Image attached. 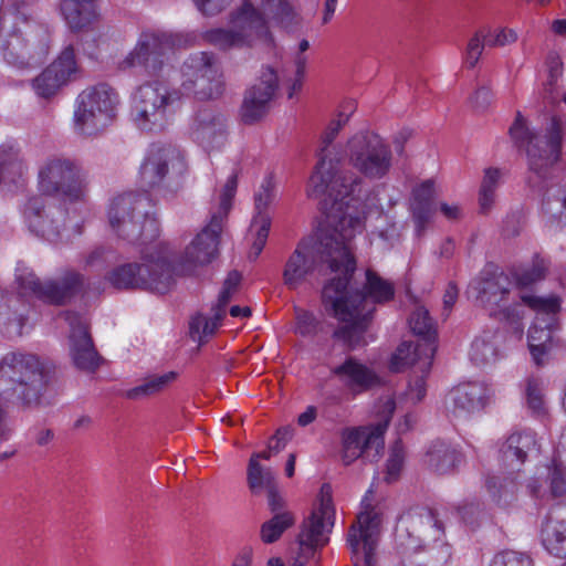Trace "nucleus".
<instances>
[{
    "mask_svg": "<svg viewBox=\"0 0 566 566\" xmlns=\"http://www.w3.org/2000/svg\"><path fill=\"white\" fill-rule=\"evenodd\" d=\"M363 229V218L348 202H333L326 214V228L316 237L301 240L287 258L282 277L289 290H296L318 263H326L332 272L355 269L350 241Z\"/></svg>",
    "mask_w": 566,
    "mask_h": 566,
    "instance_id": "1",
    "label": "nucleus"
},
{
    "mask_svg": "<svg viewBox=\"0 0 566 566\" xmlns=\"http://www.w3.org/2000/svg\"><path fill=\"white\" fill-rule=\"evenodd\" d=\"M356 268L346 273L340 268L339 275L326 283L322 291L325 311L343 323L333 333V338L343 342L348 349L366 345L365 333L368 329L377 304L394 298V284L373 270L366 271V281L360 290L349 289Z\"/></svg>",
    "mask_w": 566,
    "mask_h": 566,
    "instance_id": "2",
    "label": "nucleus"
},
{
    "mask_svg": "<svg viewBox=\"0 0 566 566\" xmlns=\"http://www.w3.org/2000/svg\"><path fill=\"white\" fill-rule=\"evenodd\" d=\"M285 29L297 23V17L287 0H262L260 8L243 0L228 15L229 28H214L202 33L206 43L220 51L251 49L259 43L272 44L269 20Z\"/></svg>",
    "mask_w": 566,
    "mask_h": 566,
    "instance_id": "3",
    "label": "nucleus"
},
{
    "mask_svg": "<svg viewBox=\"0 0 566 566\" xmlns=\"http://www.w3.org/2000/svg\"><path fill=\"white\" fill-rule=\"evenodd\" d=\"M349 115L339 113L331 120L322 136V148L316 170L307 185V195L318 197L328 192L333 202H356L363 186V179L357 174L346 170H335L332 160L327 161V148L332 145L343 127L348 123Z\"/></svg>",
    "mask_w": 566,
    "mask_h": 566,
    "instance_id": "4",
    "label": "nucleus"
},
{
    "mask_svg": "<svg viewBox=\"0 0 566 566\" xmlns=\"http://www.w3.org/2000/svg\"><path fill=\"white\" fill-rule=\"evenodd\" d=\"M35 311V268L31 260H18L9 292L0 291V334L21 336L31 327Z\"/></svg>",
    "mask_w": 566,
    "mask_h": 566,
    "instance_id": "5",
    "label": "nucleus"
},
{
    "mask_svg": "<svg viewBox=\"0 0 566 566\" xmlns=\"http://www.w3.org/2000/svg\"><path fill=\"white\" fill-rule=\"evenodd\" d=\"M512 138L524 147L528 167L532 172V187L544 188V184L553 177L554 165L558 161L562 149V123L552 118L545 133L541 134L525 126L521 115L510 128Z\"/></svg>",
    "mask_w": 566,
    "mask_h": 566,
    "instance_id": "6",
    "label": "nucleus"
},
{
    "mask_svg": "<svg viewBox=\"0 0 566 566\" xmlns=\"http://www.w3.org/2000/svg\"><path fill=\"white\" fill-rule=\"evenodd\" d=\"M142 262H130L116 266L107 274V280L117 290H151L166 293L174 284L169 263V249L166 244H155L143 252Z\"/></svg>",
    "mask_w": 566,
    "mask_h": 566,
    "instance_id": "7",
    "label": "nucleus"
},
{
    "mask_svg": "<svg viewBox=\"0 0 566 566\" xmlns=\"http://www.w3.org/2000/svg\"><path fill=\"white\" fill-rule=\"evenodd\" d=\"M443 527L437 514L429 509H413L402 514L396 525V547L403 554L427 551L429 554L439 549L437 560H447L450 549L442 542Z\"/></svg>",
    "mask_w": 566,
    "mask_h": 566,
    "instance_id": "8",
    "label": "nucleus"
},
{
    "mask_svg": "<svg viewBox=\"0 0 566 566\" xmlns=\"http://www.w3.org/2000/svg\"><path fill=\"white\" fill-rule=\"evenodd\" d=\"M150 199L146 193H124L116 197L108 210V221L118 237L129 242H143L158 235V226L149 217Z\"/></svg>",
    "mask_w": 566,
    "mask_h": 566,
    "instance_id": "9",
    "label": "nucleus"
},
{
    "mask_svg": "<svg viewBox=\"0 0 566 566\" xmlns=\"http://www.w3.org/2000/svg\"><path fill=\"white\" fill-rule=\"evenodd\" d=\"M348 164L369 180L386 178L394 164L389 144L378 134L360 130L352 135L344 148Z\"/></svg>",
    "mask_w": 566,
    "mask_h": 566,
    "instance_id": "10",
    "label": "nucleus"
},
{
    "mask_svg": "<svg viewBox=\"0 0 566 566\" xmlns=\"http://www.w3.org/2000/svg\"><path fill=\"white\" fill-rule=\"evenodd\" d=\"M87 186V172L69 158H50L38 172V190L42 195L61 196L70 202L85 201Z\"/></svg>",
    "mask_w": 566,
    "mask_h": 566,
    "instance_id": "11",
    "label": "nucleus"
},
{
    "mask_svg": "<svg viewBox=\"0 0 566 566\" xmlns=\"http://www.w3.org/2000/svg\"><path fill=\"white\" fill-rule=\"evenodd\" d=\"M182 97L179 90L164 81H151L140 85L134 96L132 115L136 125L146 132L164 128L167 112Z\"/></svg>",
    "mask_w": 566,
    "mask_h": 566,
    "instance_id": "12",
    "label": "nucleus"
},
{
    "mask_svg": "<svg viewBox=\"0 0 566 566\" xmlns=\"http://www.w3.org/2000/svg\"><path fill=\"white\" fill-rule=\"evenodd\" d=\"M117 105L116 92L105 84L84 90L76 99L75 127L86 135L98 133L115 118Z\"/></svg>",
    "mask_w": 566,
    "mask_h": 566,
    "instance_id": "13",
    "label": "nucleus"
},
{
    "mask_svg": "<svg viewBox=\"0 0 566 566\" xmlns=\"http://www.w3.org/2000/svg\"><path fill=\"white\" fill-rule=\"evenodd\" d=\"M181 76L184 94L209 99L223 92L221 65L212 53L198 52L190 55L181 66Z\"/></svg>",
    "mask_w": 566,
    "mask_h": 566,
    "instance_id": "14",
    "label": "nucleus"
},
{
    "mask_svg": "<svg viewBox=\"0 0 566 566\" xmlns=\"http://www.w3.org/2000/svg\"><path fill=\"white\" fill-rule=\"evenodd\" d=\"M513 282L504 272H484L470 285L475 303L491 317L517 324L522 313L517 305L506 306Z\"/></svg>",
    "mask_w": 566,
    "mask_h": 566,
    "instance_id": "15",
    "label": "nucleus"
},
{
    "mask_svg": "<svg viewBox=\"0 0 566 566\" xmlns=\"http://www.w3.org/2000/svg\"><path fill=\"white\" fill-rule=\"evenodd\" d=\"M388 415L375 426L346 428L342 431V461L345 465L352 464L363 457L369 461L377 460L385 447L384 434L395 410V402L388 399L385 402Z\"/></svg>",
    "mask_w": 566,
    "mask_h": 566,
    "instance_id": "16",
    "label": "nucleus"
},
{
    "mask_svg": "<svg viewBox=\"0 0 566 566\" xmlns=\"http://www.w3.org/2000/svg\"><path fill=\"white\" fill-rule=\"evenodd\" d=\"M334 518L333 501L327 492L322 495L319 506L302 524L291 566H305L315 551L328 543Z\"/></svg>",
    "mask_w": 566,
    "mask_h": 566,
    "instance_id": "17",
    "label": "nucleus"
},
{
    "mask_svg": "<svg viewBox=\"0 0 566 566\" xmlns=\"http://www.w3.org/2000/svg\"><path fill=\"white\" fill-rule=\"evenodd\" d=\"M521 298L536 311L535 321L528 331V347L535 364L542 366L544 357L553 348V329L556 326V314L560 310V300L555 295H523Z\"/></svg>",
    "mask_w": 566,
    "mask_h": 566,
    "instance_id": "18",
    "label": "nucleus"
},
{
    "mask_svg": "<svg viewBox=\"0 0 566 566\" xmlns=\"http://www.w3.org/2000/svg\"><path fill=\"white\" fill-rule=\"evenodd\" d=\"M368 491L361 501V511L350 525L347 543L352 551L354 566H375V549L377 546L380 518L371 504Z\"/></svg>",
    "mask_w": 566,
    "mask_h": 566,
    "instance_id": "19",
    "label": "nucleus"
},
{
    "mask_svg": "<svg viewBox=\"0 0 566 566\" xmlns=\"http://www.w3.org/2000/svg\"><path fill=\"white\" fill-rule=\"evenodd\" d=\"M63 317L70 327L67 339L72 365L84 374H95L105 359L94 344L88 322L74 312H65Z\"/></svg>",
    "mask_w": 566,
    "mask_h": 566,
    "instance_id": "20",
    "label": "nucleus"
},
{
    "mask_svg": "<svg viewBox=\"0 0 566 566\" xmlns=\"http://www.w3.org/2000/svg\"><path fill=\"white\" fill-rule=\"evenodd\" d=\"M181 44L177 34L159 30H146L139 35L136 46L126 57L129 66L142 65L149 74H158L175 46Z\"/></svg>",
    "mask_w": 566,
    "mask_h": 566,
    "instance_id": "21",
    "label": "nucleus"
},
{
    "mask_svg": "<svg viewBox=\"0 0 566 566\" xmlns=\"http://www.w3.org/2000/svg\"><path fill=\"white\" fill-rule=\"evenodd\" d=\"M222 223L220 216H211L209 224L197 234L177 264L171 268L172 275L191 274L198 266L210 263L217 256Z\"/></svg>",
    "mask_w": 566,
    "mask_h": 566,
    "instance_id": "22",
    "label": "nucleus"
},
{
    "mask_svg": "<svg viewBox=\"0 0 566 566\" xmlns=\"http://www.w3.org/2000/svg\"><path fill=\"white\" fill-rule=\"evenodd\" d=\"M279 88V76L271 66H263L255 83L243 97L241 118L244 124H255L266 116Z\"/></svg>",
    "mask_w": 566,
    "mask_h": 566,
    "instance_id": "23",
    "label": "nucleus"
},
{
    "mask_svg": "<svg viewBox=\"0 0 566 566\" xmlns=\"http://www.w3.org/2000/svg\"><path fill=\"white\" fill-rule=\"evenodd\" d=\"M78 73L74 49L69 45L38 75V96L45 99L55 96L63 86L76 80Z\"/></svg>",
    "mask_w": 566,
    "mask_h": 566,
    "instance_id": "24",
    "label": "nucleus"
},
{
    "mask_svg": "<svg viewBox=\"0 0 566 566\" xmlns=\"http://www.w3.org/2000/svg\"><path fill=\"white\" fill-rule=\"evenodd\" d=\"M275 199V184L272 176H266L254 193V216L250 226V233L253 237L249 258L255 260L265 247L271 217L269 207Z\"/></svg>",
    "mask_w": 566,
    "mask_h": 566,
    "instance_id": "25",
    "label": "nucleus"
},
{
    "mask_svg": "<svg viewBox=\"0 0 566 566\" xmlns=\"http://www.w3.org/2000/svg\"><path fill=\"white\" fill-rule=\"evenodd\" d=\"M169 169L181 174L185 160L181 151L174 146H153L140 167L143 187L153 188L159 185Z\"/></svg>",
    "mask_w": 566,
    "mask_h": 566,
    "instance_id": "26",
    "label": "nucleus"
},
{
    "mask_svg": "<svg viewBox=\"0 0 566 566\" xmlns=\"http://www.w3.org/2000/svg\"><path fill=\"white\" fill-rule=\"evenodd\" d=\"M191 138L206 149L219 148L226 140V117L212 108L199 109L190 125Z\"/></svg>",
    "mask_w": 566,
    "mask_h": 566,
    "instance_id": "27",
    "label": "nucleus"
},
{
    "mask_svg": "<svg viewBox=\"0 0 566 566\" xmlns=\"http://www.w3.org/2000/svg\"><path fill=\"white\" fill-rule=\"evenodd\" d=\"M331 375L353 395H358L380 385L378 375L357 358L349 356L331 369Z\"/></svg>",
    "mask_w": 566,
    "mask_h": 566,
    "instance_id": "28",
    "label": "nucleus"
},
{
    "mask_svg": "<svg viewBox=\"0 0 566 566\" xmlns=\"http://www.w3.org/2000/svg\"><path fill=\"white\" fill-rule=\"evenodd\" d=\"M486 403V388L476 382L461 384L454 387L446 398L449 412L457 418H467L481 411Z\"/></svg>",
    "mask_w": 566,
    "mask_h": 566,
    "instance_id": "29",
    "label": "nucleus"
},
{
    "mask_svg": "<svg viewBox=\"0 0 566 566\" xmlns=\"http://www.w3.org/2000/svg\"><path fill=\"white\" fill-rule=\"evenodd\" d=\"M434 342H402L390 361V369L392 371H401L406 367L421 364V370L428 373L436 353Z\"/></svg>",
    "mask_w": 566,
    "mask_h": 566,
    "instance_id": "30",
    "label": "nucleus"
},
{
    "mask_svg": "<svg viewBox=\"0 0 566 566\" xmlns=\"http://www.w3.org/2000/svg\"><path fill=\"white\" fill-rule=\"evenodd\" d=\"M542 542L551 554L566 558V506L549 513L542 526Z\"/></svg>",
    "mask_w": 566,
    "mask_h": 566,
    "instance_id": "31",
    "label": "nucleus"
},
{
    "mask_svg": "<svg viewBox=\"0 0 566 566\" xmlns=\"http://www.w3.org/2000/svg\"><path fill=\"white\" fill-rule=\"evenodd\" d=\"M83 276L75 272H69L56 281L38 283V297L45 302L62 305L69 302L81 289Z\"/></svg>",
    "mask_w": 566,
    "mask_h": 566,
    "instance_id": "32",
    "label": "nucleus"
},
{
    "mask_svg": "<svg viewBox=\"0 0 566 566\" xmlns=\"http://www.w3.org/2000/svg\"><path fill=\"white\" fill-rule=\"evenodd\" d=\"M62 13L73 31L86 30L97 19L95 0H63Z\"/></svg>",
    "mask_w": 566,
    "mask_h": 566,
    "instance_id": "33",
    "label": "nucleus"
},
{
    "mask_svg": "<svg viewBox=\"0 0 566 566\" xmlns=\"http://www.w3.org/2000/svg\"><path fill=\"white\" fill-rule=\"evenodd\" d=\"M462 461V454L444 442L433 443L424 458L427 467L438 474L454 472Z\"/></svg>",
    "mask_w": 566,
    "mask_h": 566,
    "instance_id": "34",
    "label": "nucleus"
},
{
    "mask_svg": "<svg viewBox=\"0 0 566 566\" xmlns=\"http://www.w3.org/2000/svg\"><path fill=\"white\" fill-rule=\"evenodd\" d=\"M434 193V184L432 180H426L412 191V199L410 202V210L417 230L420 232L429 222L432 213V199Z\"/></svg>",
    "mask_w": 566,
    "mask_h": 566,
    "instance_id": "35",
    "label": "nucleus"
},
{
    "mask_svg": "<svg viewBox=\"0 0 566 566\" xmlns=\"http://www.w3.org/2000/svg\"><path fill=\"white\" fill-rule=\"evenodd\" d=\"M535 447L536 440L533 431L515 432L507 438L501 452L504 461L510 465H513L514 462L522 464L526 460L527 453Z\"/></svg>",
    "mask_w": 566,
    "mask_h": 566,
    "instance_id": "36",
    "label": "nucleus"
},
{
    "mask_svg": "<svg viewBox=\"0 0 566 566\" xmlns=\"http://www.w3.org/2000/svg\"><path fill=\"white\" fill-rule=\"evenodd\" d=\"M3 59L11 65L22 67L30 60V51L21 33L14 32L0 43Z\"/></svg>",
    "mask_w": 566,
    "mask_h": 566,
    "instance_id": "37",
    "label": "nucleus"
},
{
    "mask_svg": "<svg viewBox=\"0 0 566 566\" xmlns=\"http://www.w3.org/2000/svg\"><path fill=\"white\" fill-rule=\"evenodd\" d=\"M485 488L492 500L501 506H506L516 499L517 482L515 478L488 476Z\"/></svg>",
    "mask_w": 566,
    "mask_h": 566,
    "instance_id": "38",
    "label": "nucleus"
},
{
    "mask_svg": "<svg viewBox=\"0 0 566 566\" xmlns=\"http://www.w3.org/2000/svg\"><path fill=\"white\" fill-rule=\"evenodd\" d=\"M494 338L495 334L484 332L474 339L471 347V359L474 364L483 366L497 359L499 348Z\"/></svg>",
    "mask_w": 566,
    "mask_h": 566,
    "instance_id": "39",
    "label": "nucleus"
},
{
    "mask_svg": "<svg viewBox=\"0 0 566 566\" xmlns=\"http://www.w3.org/2000/svg\"><path fill=\"white\" fill-rule=\"evenodd\" d=\"M248 485L253 494L262 490L266 492L277 486L273 472L270 468H263L254 459H250L247 472Z\"/></svg>",
    "mask_w": 566,
    "mask_h": 566,
    "instance_id": "40",
    "label": "nucleus"
},
{
    "mask_svg": "<svg viewBox=\"0 0 566 566\" xmlns=\"http://www.w3.org/2000/svg\"><path fill=\"white\" fill-rule=\"evenodd\" d=\"M293 513H280L273 515L269 521L261 525L260 537L263 543L271 544L276 542L282 534L295 524Z\"/></svg>",
    "mask_w": 566,
    "mask_h": 566,
    "instance_id": "41",
    "label": "nucleus"
},
{
    "mask_svg": "<svg viewBox=\"0 0 566 566\" xmlns=\"http://www.w3.org/2000/svg\"><path fill=\"white\" fill-rule=\"evenodd\" d=\"M177 377L175 371H169L160 376H151L142 385L129 389L126 397L129 399H138L140 397L153 396L163 391Z\"/></svg>",
    "mask_w": 566,
    "mask_h": 566,
    "instance_id": "42",
    "label": "nucleus"
},
{
    "mask_svg": "<svg viewBox=\"0 0 566 566\" xmlns=\"http://www.w3.org/2000/svg\"><path fill=\"white\" fill-rule=\"evenodd\" d=\"M501 171L497 168H488L484 170V177L479 193V206L481 213H488L494 201L495 190L499 186Z\"/></svg>",
    "mask_w": 566,
    "mask_h": 566,
    "instance_id": "43",
    "label": "nucleus"
},
{
    "mask_svg": "<svg viewBox=\"0 0 566 566\" xmlns=\"http://www.w3.org/2000/svg\"><path fill=\"white\" fill-rule=\"evenodd\" d=\"M409 324L415 334L423 337L421 342H433L436 329L426 307L418 306L412 312Z\"/></svg>",
    "mask_w": 566,
    "mask_h": 566,
    "instance_id": "44",
    "label": "nucleus"
},
{
    "mask_svg": "<svg viewBox=\"0 0 566 566\" xmlns=\"http://www.w3.org/2000/svg\"><path fill=\"white\" fill-rule=\"evenodd\" d=\"M543 207L552 217H560L566 212V188L554 185L544 195Z\"/></svg>",
    "mask_w": 566,
    "mask_h": 566,
    "instance_id": "45",
    "label": "nucleus"
},
{
    "mask_svg": "<svg viewBox=\"0 0 566 566\" xmlns=\"http://www.w3.org/2000/svg\"><path fill=\"white\" fill-rule=\"evenodd\" d=\"M405 450L400 441H396L391 447L389 458L387 460L386 481L391 483L396 481L403 467Z\"/></svg>",
    "mask_w": 566,
    "mask_h": 566,
    "instance_id": "46",
    "label": "nucleus"
},
{
    "mask_svg": "<svg viewBox=\"0 0 566 566\" xmlns=\"http://www.w3.org/2000/svg\"><path fill=\"white\" fill-rule=\"evenodd\" d=\"M481 31L488 48H502L517 40V34L511 29H482Z\"/></svg>",
    "mask_w": 566,
    "mask_h": 566,
    "instance_id": "47",
    "label": "nucleus"
},
{
    "mask_svg": "<svg viewBox=\"0 0 566 566\" xmlns=\"http://www.w3.org/2000/svg\"><path fill=\"white\" fill-rule=\"evenodd\" d=\"M44 391L53 390L57 384V370L55 364L50 359L38 358V382Z\"/></svg>",
    "mask_w": 566,
    "mask_h": 566,
    "instance_id": "48",
    "label": "nucleus"
},
{
    "mask_svg": "<svg viewBox=\"0 0 566 566\" xmlns=\"http://www.w3.org/2000/svg\"><path fill=\"white\" fill-rule=\"evenodd\" d=\"M238 186V176L237 174H232L226 185L223 186L221 196H220V202L218 211L213 212L212 216H220L221 222L227 218L231 207H232V199L235 195Z\"/></svg>",
    "mask_w": 566,
    "mask_h": 566,
    "instance_id": "49",
    "label": "nucleus"
},
{
    "mask_svg": "<svg viewBox=\"0 0 566 566\" xmlns=\"http://www.w3.org/2000/svg\"><path fill=\"white\" fill-rule=\"evenodd\" d=\"M489 566H533L532 559L515 551H502L495 554Z\"/></svg>",
    "mask_w": 566,
    "mask_h": 566,
    "instance_id": "50",
    "label": "nucleus"
},
{
    "mask_svg": "<svg viewBox=\"0 0 566 566\" xmlns=\"http://www.w3.org/2000/svg\"><path fill=\"white\" fill-rule=\"evenodd\" d=\"M548 269V262L536 255L533 260L531 269L520 273L517 280L522 285H530L534 282L543 280Z\"/></svg>",
    "mask_w": 566,
    "mask_h": 566,
    "instance_id": "51",
    "label": "nucleus"
},
{
    "mask_svg": "<svg viewBox=\"0 0 566 566\" xmlns=\"http://www.w3.org/2000/svg\"><path fill=\"white\" fill-rule=\"evenodd\" d=\"M488 48L484 41V36L481 30L475 32V34L470 39L467 46V63L469 67H474L479 62L480 56L483 53V50Z\"/></svg>",
    "mask_w": 566,
    "mask_h": 566,
    "instance_id": "52",
    "label": "nucleus"
},
{
    "mask_svg": "<svg viewBox=\"0 0 566 566\" xmlns=\"http://www.w3.org/2000/svg\"><path fill=\"white\" fill-rule=\"evenodd\" d=\"M318 321L313 313L296 310V332L302 336L315 335L317 332Z\"/></svg>",
    "mask_w": 566,
    "mask_h": 566,
    "instance_id": "53",
    "label": "nucleus"
},
{
    "mask_svg": "<svg viewBox=\"0 0 566 566\" xmlns=\"http://www.w3.org/2000/svg\"><path fill=\"white\" fill-rule=\"evenodd\" d=\"M526 397L528 407L534 412H542L544 410V397L542 394V388L537 380H528L526 387Z\"/></svg>",
    "mask_w": 566,
    "mask_h": 566,
    "instance_id": "54",
    "label": "nucleus"
},
{
    "mask_svg": "<svg viewBox=\"0 0 566 566\" xmlns=\"http://www.w3.org/2000/svg\"><path fill=\"white\" fill-rule=\"evenodd\" d=\"M233 0H193L197 9L207 17H214L226 10Z\"/></svg>",
    "mask_w": 566,
    "mask_h": 566,
    "instance_id": "55",
    "label": "nucleus"
},
{
    "mask_svg": "<svg viewBox=\"0 0 566 566\" xmlns=\"http://www.w3.org/2000/svg\"><path fill=\"white\" fill-rule=\"evenodd\" d=\"M549 489L554 497L566 496V478L558 468H554L549 472Z\"/></svg>",
    "mask_w": 566,
    "mask_h": 566,
    "instance_id": "56",
    "label": "nucleus"
},
{
    "mask_svg": "<svg viewBox=\"0 0 566 566\" xmlns=\"http://www.w3.org/2000/svg\"><path fill=\"white\" fill-rule=\"evenodd\" d=\"M293 437V429L290 427H283L276 430V433L272 437L270 441V450H273L274 453H279L281 450L285 448L287 442Z\"/></svg>",
    "mask_w": 566,
    "mask_h": 566,
    "instance_id": "57",
    "label": "nucleus"
},
{
    "mask_svg": "<svg viewBox=\"0 0 566 566\" xmlns=\"http://www.w3.org/2000/svg\"><path fill=\"white\" fill-rule=\"evenodd\" d=\"M305 65H306L305 57L297 56L296 61H295V67H296L295 78L290 86V91L287 93L289 98H292L296 92L301 91L302 85H303L304 74H305Z\"/></svg>",
    "mask_w": 566,
    "mask_h": 566,
    "instance_id": "58",
    "label": "nucleus"
},
{
    "mask_svg": "<svg viewBox=\"0 0 566 566\" xmlns=\"http://www.w3.org/2000/svg\"><path fill=\"white\" fill-rule=\"evenodd\" d=\"M266 496L269 509L273 515L280 513H291L290 511L285 510V501L281 496L277 486L269 490L266 492Z\"/></svg>",
    "mask_w": 566,
    "mask_h": 566,
    "instance_id": "59",
    "label": "nucleus"
},
{
    "mask_svg": "<svg viewBox=\"0 0 566 566\" xmlns=\"http://www.w3.org/2000/svg\"><path fill=\"white\" fill-rule=\"evenodd\" d=\"M207 328V317L201 314L196 315L192 317L189 325V333L191 338L195 342L202 343L205 337L203 332L208 331Z\"/></svg>",
    "mask_w": 566,
    "mask_h": 566,
    "instance_id": "60",
    "label": "nucleus"
},
{
    "mask_svg": "<svg viewBox=\"0 0 566 566\" xmlns=\"http://www.w3.org/2000/svg\"><path fill=\"white\" fill-rule=\"evenodd\" d=\"M493 94L490 87L481 86L472 97V104L478 111L486 109L492 103Z\"/></svg>",
    "mask_w": 566,
    "mask_h": 566,
    "instance_id": "61",
    "label": "nucleus"
},
{
    "mask_svg": "<svg viewBox=\"0 0 566 566\" xmlns=\"http://www.w3.org/2000/svg\"><path fill=\"white\" fill-rule=\"evenodd\" d=\"M426 396V381L423 376L416 377L409 384L408 397L413 402H419Z\"/></svg>",
    "mask_w": 566,
    "mask_h": 566,
    "instance_id": "62",
    "label": "nucleus"
},
{
    "mask_svg": "<svg viewBox=\"0 0 566 566\" xmlns=\"http://www.w3.org/2000/svg\"><path fill=\"white\" fill-rule=\"evenodd\" d=\"M38 228H40L42 235L52 240L56 238L60 233L59 226L52 227L49 224L48 217H44L40 210L38 209Z\"/></svg>",
    "mask_w": 566,
    "mask_h": 566,
    "instance_id": "63",
    "label": "nucleus"
},
{
    "mask_svg": "<svg viewBox=\"0 0 566 566\" xmlns=\"http://www.w3.org/2000/svg\"><path fill=\"white\" fill-rule=\"evenodd\" d=\"M459 295V290L457 285L450 282L443 294V310L447 312V316L451 311L452 306L455 304Z\"/></svg>",
    "mask_w": 566,
    "mask_h": 566,
    "instance_id": "64",
    "label": "nucleus"
}]
</instances>
